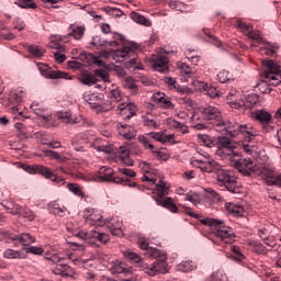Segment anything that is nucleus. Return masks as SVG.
I'll use <instances>...</instances> for the list:
<instances>
[{
    "label": "nucleus",
    "mask_w": 281,
    "mask_h": 281,
    "mask_svg": "<svg viewBox=\"0 0 281 281\" xmlns=\"http://www.w3.org/2000/svg\"><path fill=\"white\" fill-rule=\"evenodd\" d=\"M202 120L213 124L217 133H225L231 137H236L237 135H245L246 139H254L258 137V130L254 127L252 124H240L238 122H229L223 120L221 110L214 105H205L202 108Z\"/></svg>",
    "instance_id": "f257e3e1"
},
{
    "label": "nucleus",
    "mask_w": 281,
    "mask_h": 281,
    "mask_svg": "<svg viewBox=\"0 0 281 281\" xmlns=\"http://www.w3.org/2000/svg\"><path fill=\"white\" fill-rule=\"evenodd\" d=\"M191 164L192 166H195V168L202 170V172H214L220 188H224V190H227V192H231L232 194H240V186H238L234 172L223 168L216 160L210 159L205 161L193 159Z\"/></svg>",
    "instance_id": "f03ea898"
},
{
    "label": "nucleus",
    "mask_w": 281,
    "mask_h": 281,
    "mask_svg": "<svg viewBox=\"0 0 281 281\" xmlns=\"http://www.w3.org/2000/svg\"><path fill=\"white\" fill-rule=\"evenodd\" d=\"M234 137H241V142L236 144L232 138L225 136L217 137V148L221 155H225L226 159L234 161L236 157H240L243 153L246 155H254L256 153V136L251 139L247 138L245 134H238Z\"/></svg>",
    "instance_id": "7ed1b4c3"
},
{
    "label": "nucleus",
    "mask_w": 281,
    "mask_h": 281,
    "mask_svg": "<svg viewBox=\"0 0 281 281\" xmlns=\"http://www.w3.org/2000/svg\"><path fill=\"white\" fill-rule=\"evenodd\" d=\"M146 171L142 178V181H147L149 186H155V189L157 190V196H153L157 203V205H161L162 207H166L169 212H172L173 214H177L179 212V209L177 207V204H175V201H172V198H165L168 195V184L166 181H164L161 178H157V172L153 169H148V165H146Z\"/></svg>",
    "instance_id": "20e7f679"
},
{
    "label": "nucleus",
    "mask_w": 281,
    "mask_h": 281,
    "mask_svg": "<svg viewBox=\"0 0 281 281\" xmlns=\"http://www.w3.org/2000/svg\"><path fill=\"white\" fill-rule=\"evenodd\" d=\"M137 44L131 42L127 45L123 46L120 49H111L110 52H102L101 56L103 58H113L116 63H124L126 60L127 69H142L139 67V63H137V54L135 49H137Z\"/></svg>",
    "instance_id": "39448f33"
},
{
    "label": "nucleus",
    "mask_w": 281,
    "mask_h": 281,
    "mask_svg": "<svg viewBox=\"0 0 281 281\" xmlns=\"http://www.w3.org/2000/svg\"><path fill=\"white\" fill-rule=\"evenodd\" d=\"M83 218L88 225H94V227H102V225H106L112 236H122V224L115 218L103 222L102 215L93 209H86L83 211Z\"/></svg>",
    "instance_id": "423d86ee"
},
{
    "label": "nucleus",
    "mask_w": 281,
    "mask_h": 281,
    "mask_svg": "<svg viewBox=\"0 0 281 281\" xmlns=\"http://www.w3.org/2000/svg\"><path fill=\"white\" fill-rule=\"evenodd\" d=\"M201 223L202 225H209L210 227H214V235L222 243H225V245H232L234 243V238H236L234 228L225 225V222L214 218H204L201 220Z\"/></svg>",
    "instance_id": "0eeeda50"
},
{
    "label": "nucleus",
    "mask_w": 281,
    "mask_h": 281,
    "mask_svg": "<svg viewBox=\"0 0 281 281\" xmlns=\"http://www.w3.org/2000/svg\"><path fill=\"white\" fill-rule=\"evenodd\" d=\"M24 170L29 172V175H42L45 179H49L54 186H65V179L63 177L57 176L52 169L43 165H26L24 166Z\"/></svg>",
    "instance_id": "6e6552de"
},
{
    "label": "nucleus",
    "mask_w": 281,
    "mask_h": 281,
    "mask_svg": "<svg viewBox=\"0 0 281 281\" xmlns=\"http://www.w3.org/2000/svg\"><path fill=\"white\" fill-rule=\"evenodd\" d=\"M263 77L270 80L271 87H281V67L278 63L266 59L262 61Z\"/></svg>",
    "instance_id": "1a4fd4ad"
},
{
    "label": "nucleus",
    "mask_w": 281,
    "mask_h": 281,
    "mask_svg": "<svg viewBox=\"0 0 281 281\" xmlns=\"http://www.w3.org/2000/svg\"><path fill=\"white\" fill-rule=\"evenodd\" d=\"M169 63L168 53L162 48L157 54L151 55L149 60L150 67L154 71H158L159 74H166L169 71Z\"/></svg>",
    "instance_id": "9d476101"
},
{
    "label": "nucleus",
    "mask_w": 281,
    "mask_h": 281,
    "mask_svg": "<svg viewBox=\"0 0 281 281\" xmlns=\"http://www.w3.org/2000/svg\"><path fill=\"white\" fill-rule=\"evenodd\" d=\"M98 179H100V181L117 183L119 186H133V182H131L130 179L115 176V172L111 167H101L98 171Z\"/></svg>",
    "instance_id": "9b49d317"
},
{
    "label": "nucleus",
    "mask_w": 281,
    "mask_h": 281,
    "mask_svg": "<svg viewBox=\"0 0 281 281\" xmlns=\"http://www.w3.org/2000/svg\"><path fill=\"white\" fill-rule=\"evenodd\" d=\"M119 159L122 164L125 166H133V160L131 158V155L133 157H143L144 156V149L139 146H133L131 149L128 147L121 146L117 150Z\"/></svg>",
    "instance_id": "f8f14e48"
},
{
    "label": "nucleus",
    "mask_w": 281,
    "mask_h": 281,
    "mask_svg": "<svg viewBox=\"0 0 281 281\" xmlns=\"http://www.w3.org/2000/svg\"><path fill=\"white\" fill-rule=\"evenodd\" d=\"M37 69L40 74L44 76V78H49L50 80H58V78H64L65 80H71V76L69 74L54 70L47 64H37Z\"/></svg>",
    "instance_id": "ddd939ff"
},
{
    "label": "nucleus",
    "mask_w": 281,
    "mask_h": 281,
    "mask_svg": "<svg viewBox=\"0 0 281 281\" xmlns=\"http://www.w3.org/2000/svg\"><path fill=\"white\" fill-rule=\"evenodd\" d=\"M257 177H260L265 181L266 186H269V181H273L276 177V168L271 164H265L255 169Z\"/></svg>",
    "instance_id": "4468645a"
},
{
    "label": "nucleus",
    "mask_w": 281,
    "mask_h": 281,
    "mask_svg": "<svg viewBox=\"0 0 281 281\" xmlns=\"http://www.w3.org/2000/svg\"><path fill=\"white\" fill-rule=\"evenodd\" d=\"M4 236L8 238V240L15 243V245H23V247H27L32 245V243H36V238L27 233H22L19 235H15L14 233H4Z\"/></svg>",
    "instance_id": "2eb2a0df"
},
{
    "label": "nucleus",
    "mask_w": 281,
    "mask_h": 281,
    "mask_svg": "<svg viewBox=\"0 0 281 281\" xmlns=\"http://www.w3.org/2000/svg\"><path fill=\"white\" fill-rule=\"evenodd\" d=\"M74 235L80 240H89L91 238H94L100 243H109L110 240V237L106 233H100L98 231H91L90 233H87L85 231H79V232H75Z\"/></svg>",
    "instance_id": "dca6fc26"
},
{
    "label": "nucleus",
    "mask_w": 281,
    "mask_h": 281,
    "mask_svg": "<svg viewBox=\"0 0 281 281\" xmlns=\"http://www.w3.org/2000/svg\"><path fill=\"white\" fill-rule=\"evenodd\" d=\"M236 170H239L245 177H251L252 172H256V164L251 158H243L235 161Z\"/></svg>",
    "instance_id": "f3484780"
},
{
    "label": "nucleus",
    "mask_w": 281,
    "mask_h": 281,
    "mask_svg": "<svg viewBox=\"0 0 281 281\" xmlns=\"http://www.w3.org/2000/svg\"><path fill=\"white\" fill-rule=\"evenodd\" d=\"M255 120H257V122H260L266 133H269V131L273 128L271 126V124H273V116L265 110L255 111Z\"/></svg>",
    "instance_id": "a211bd4d"
},
{
    "label": "nucleus",
    "mask_w": 281,
    "mask_h": 281,
    "mask_svg": "<svg viewBox=\"0 0 281 281\" xmlns=\"http://www.w3.org/2000/svg\"><path fill=\"white\" fill-rule=\"evenodd\" d=\"M115 41H104L101 40L100 36H93L90 45H93L94 47H117L120 45V43H124V36L122 35H115Z\"/></svg>",
    "instance_id": "6ab92c4d"
},
{
    "label": "nucleus",
    "mask_w": 281,
    "mask_h": 281,
    "mask_svg": "<svg viewBox=\"0 0 281 281\" xmlns=\"http://www.w3.org/2000/svg\"><path fill=\"white\" fill-rule=\"evenodd\" d=\"M4 210H9L10 214H13V216H16L18 214H20V216H23V218H27L29 221H34V218L36 217L34 215V212H32V210L27 209V207H21L20 205H15L14 207L8 206L5 204H1Z\"/></svg>",
    "instance_id": "aec40b11"
},
{
    "label": "nucleus",
    "mask_w": 281,
    "mask_h": 281,
    "mask_svg": "<svg viewBox=\"0 0 281 281\" xmlns=\"http://www.w3.org/2000/svg\"><path fill=\"white\" fill-rule=\"evenodd\" d=\"M153 143L160 142V144H175V134L166 135L164 132H150L147 134Z\"/></svg>",
    "instance_id": "412c9836"
},
{
    "label": "nucleus",
    "mask_w": 281,
    "mask_h": 281,
    "mask_svg": "<svg viewBox=\"0 0 281 281\" xmlns=\"http://www.w3.org/2000/svg\"><path fill=\"white\" fill-rule=\"evenodd\" d=\"M145 269H148V276H156L157 273H167L168 263L166 260H156L151 267L146 266Z\"/></svg>",
    "instance_id": "4be33fe9"
},
{
    "label": "nucleus",
    "mask_w": 281,
    "mask_h": 281,
    "mask_svg": "<svg viewBox=\"0 0 281 281\" xmlns=\"http://www.w3.org/2000/svg\"><path fill=\"white\" fill-rule=\"evenodd\" d=\"M112 273H123L124 276H130L128 279H123L124 281H132L133 280V272L131 269L126 268L124 262L120 260H115V262L111 267Z\"/></svg>",
    "instance_id": "5701e85b"
},
{
    "label": "nucleus",
    "mask_w": 281,
    "mask_h": 281,
    "mask_svg": "<svg viewBox=\"0 0 281 281\" xmlns=\"http://www.w3.org/2000/svg\"><path fill=\"white\" fill-rule=\"evenodd\" d=\"M119 133L124 139H133L137 137V131L131 125L120 124Z\"/></svg>",
    "instance_id": "b1692460"
},
{
    "label": "nucleus",
    "mask_w": 281,
    "mask_h": 281,
    "mask_svg": "<svg viewBox=\"0 0 281 281\" xmlns=\"http://www.w3.org/2000/svg\"><path fill=\"white\" fill-rule=\"evenodd\" d=\"M69 30L68 36H71L75 41H81L82 36H85V32H87V27H85V25L80 26L71 24Z\"/></svg>",
    "instance_id": "393cba45"
},
{
    "label": "nucleus",
    "mask_w": 281,
    "mask_h": 281,
    "mask_svg": "<svg viewBox=\"0 0 281 281\" xmlns=\"http://www.w3.org/2000/svg\"><path fill=\"white\" fill-rule=\"evenodd\" d=\"M240 98V92L236 89H231L226 94V100L234 106V109H240L243 104L238 102Z\"/></svg>",
    "instance_id": "a878e982"
},
{
    "label": "nucleus",
    "mask_w": 281,
    "mask_h": 281,
    "mask_svg": "<svg viewBox=\"0 0 281 281\" xmlns=\"http://www.w3.org/2000/svg\"><path fill=\"white\" fill-rule=\"evenodd\" d=\"M88 144L99 153H111V147L106 146L102 138H92Z\"/></svg>",
    "instance_id": "bb28decb"
},
{
    "label": "nucleus",
    "mask_w": 281,
    "mask_h": 281,
    "mask_svg": "<svg viewBox=\"0 0 281 281\" xmlns=\"http://www.w3.org/2000/svg\"><path fill=\"white\" fill-rule=\"evenodd\" d=\"M3 258H7L8 260H25L27 256L21 250L7 249L3 252Z\"/></svg>",
    "instance_id": "cd10ccee"
},
{
    "label": "nucleus",
    "mask_w": 281,
    "mask_h": 281,
    "mask_svg": "<svg viewBox=\"0 0 281 281\" xmlns=\"http://www.w3.org/2000/svg\"><path fill=\"white\" fill-rule=\"evenodd\" d=\"M83 278L86 281H115V279L111 277H106L104 274H98L93 271H87L83 274Z\"/></svg>",
    "instance_id": "c85d7f7f"
},
{
    "label": "nucleus",
    "mask_w": 281,
    "mask_h": 281,
    "mask_svg": "<svg viewBox=\"0 0 281 281\" xmlns=\"http://www.w3.org/2000/svg\"><path fill=\"white\" fill-rule=\"evenodd\" d=\"M117 109L120 111H124L125 113L126 111L128 112V114L125 116V120H131L133 115H136L137 113V105L134 103H121L117 105Z\"/></svg>",
    "instance_id": "c756f323"
},
{
    "label": "nucleus",
    "mask_w": 281,
    "mask_h": 281,
    "mask_svg": "<svg viewBox=\"0 0 281 281\" xmlns=\"http://www.w3.org/2000/svg\"><path fill=\"white\" fill-rule=\"evenodd\" d=\"M132 21H134V23H138V25H144L145 27H150V25H153V22H150V20H148V18L142 15L138 12H131L130 14Z\"/></svg>",
    "instance_id": "7c9ffc66"
},
{
    "label": "nucleus",
    "mask_w": 281,
    "mask_h": 281,
    "mask_svg": "<svg viewBox=\"0 0 281 281\" xmlns=\"http://www.w3.org/2000/svg\"><path fill=\"white\" fill-rule=\"evenodd\" d=\"M79 80L82 85H86L87 87H93V85L98 83V78H95V75L85 71L80 75Z\"/></svg>",
    "instance_id": "2f4dec72"
},
{
    "label": "nucleus",
    "mask_w": 281,
    "mask_h": 281,
    "mask_svg": "<svg viewBox=\"0 0 281 281\" xmlns=\"http://www.w3.org/2000/svg\"><path fill=\"white\" fill-rule=\"evenodd\" d=\"M119 175L116 177H124V179H128L131 181V179L137 177V173L135 172V170L131 169V168H120L119 169ZM132 186H127L128 188H135L136 183L131 181Z\"/></svg>",
    "instance_id": "473e14b6"
},
{
    "label": "nucleus",
    "mask_w": 281,
    "mask_h": 281,
    "mask_svg": "<svg viewBox=\"0 0 281 281\" xmlns=\"http://www.w3.org/2000/svg\"><path fill=\"white\" fill-rule=\"evenodd\" d=\"M138 142L142 144L143 148L145 150H150L153 153L155 150V143L151 140L150 136L148 134L146 135H138Z\"/></svg>",
    "instance_id": "72a5a7b5"
},
{
    "label": "nucleus",
    "mask_w": 281,
    "mask_h": 281,
    "mask_svg": "<svg viewBox=\"0 0 281 281\" xmlns=\"http://www.w3.org/2000/svg\"><path fill=\"white\" fill-rule=\"evenodd\" d=\"M166 85H168L170 87V89H178V91L180 93H182L183 95H186V93H192L191 89L188 88H179V83H177V79L172 78V77H167L165 79Z\"/></svg>",
    "instance_id": "f704fd0d"
},
{
    "label": "nucleus",
    "mask_w": 281,
    "mask_h": 281,
    "mask_svg": "<svg viewBox=\"0 0 281 281\" xmlns=\"http://www.w3.org/2000/svg\"><path fill=\"white\" fill-rule=\"evenodd\" d=\"M124 258L133 262L134 265H144V259L137 252H133L132 250H124L123 251Z\"/></svg>",
    "instance_id": "c9c22d12"
},
{
    "label": "nucleus",
    "mask_w": 281,
    "mask_h": 281,
    "mask_svg": "<svg viewBox=\"0 0 281 281\" xmlns=\"http://www.w3.org/2000/svg\"><path fill=\"white\" fill-rule=\"evenodd\" d=\"M225 207L227 212H231V214H233V216H243V214H245V209L241 205L227 202L225 204Z\"/></svg>",
    "instance_id": "e433bc0d"
},
{
    "label": "nucleus",
    "mask_w": 281,
    "mask_h": 281,
    "mask_svg": "<svg viewBox=\"0 0 281 281\" xmlns=\"http://www.w3.org/2000/svg\"><path fill=\"white\" fill-rule=\"evenodd\" d=\"M246 36L255 42L251 44L252 47H258V45H262L265 43V38L261 37L260 32L254 31V29L249 31Z\"/></svg>",
    "instance_id": "4c0bfd02"
},
{
    "label": "nucleus",
    "mask_w": 281,
    "mask_h": 281,
    "mask_svg": "<svg viewBox=\"0 0 281 281\" xmlns=\"http://www.w3.org/2000/svg\"><path fill=\"white\" fill-rule=\"evenodd\" d=\"M199 89L205 91L211 98H218L221 95V91H218L215 87H210L207 83H200Z\"/></svg>",
    "instance_id": "58836bf2"
},
{
    "label": "nucleus",
    "mask_w": 281,
    "mask_h": 281,
    "mask_svg": "<svg viewBox=\"0 0 281 281\" xmlns=\"http://www.w3.org/2000/svg\"><path fill=\"white\" fill-rule=\"evenodd\" d=\"M23 98H25V92H23L22 90H18L10 92L9 100L12 104H21V102H23Z\"/></svg>",
    "instance_id": "ea45409f"
},
{
    "label": "nucleus",
    "mask_w": 281,
    "mask_h": 281,
    "mask_svg": "<svg viewBox=\"0 0 281 281\" xmlns=\"http://www.w3.org/2000/svg\"><path fill=\"white\" fill-rule=\"evenodd\" d=\"M199 139L206 146L207 148H213V146H217L218 137H211L210 135H199Z\"/></svg>",
    "instance_id": "a19ab883"
},
{
    "label": "nucleus",
    "mask_w": 281,
    "mask_h": 281,
    "mask_svg": "<svg viewBox=\"0 0 281 281\" xmlns=\"http://www.w3.org/2000/svg\"><path fill=\"white\" fill-rule=\"evenodd\" d=\"M108 98H110L111 102H122V91L120 88L112 86L110 89Z\"/></svg>",
    "instance_id": "79ce46f5"
},
{
    "label": "nucleus",
    "mask_w": 281,
    "mask_h": 281,
    "mask_svg": "<svg viewBox=\"0 0 281 281\" xmlns=\"http://www.w3.org/2000/svg\"><path fill=\"white\" fill-rule=\"evenodd\" d=\"M85 100L92 109H99V106H102V102L98 98V94H87L85 95Z\"/></svg>",
    "instance_id": "37998d69"
},
{
    "label": "nucleus",
    "mask_w": 281,
    "mask_h": 281,
    "mask_svg": "<svg viewBox=\"0 0 281 281\" xmlns=\"http://www.w3.org/2000/svg\"><path fill=\"white\" fill-rule=\"evenodd\" d=\"M92 139L93 138L89 137V132L79 133L74 137L72 144H89Z\"/></svg>",
    "instance_id": "c03bdc74"
},
{
    "label": "nucleus",
    "mask_w": 281,
    "mask_h": 281,
    "mask_svg": "<svg viewBox=\"0 0 281 281\" xmlns=\"http://www.w3.org/2000/svg\"><path fill=\"white\" fill-rule=\"evenodd\" d=\"M139 246H140V249H147L148 254H149V256H151V258H157V256H159V250L157 248L148 247V240L146 238L139 239Z\"/></svg>",
    "instance_id": "a18cd8bd"
},
{
    "label": "nucleus",
    "mask_w": 281,
    "mask_h": 281,
    "mask_svg": "<svg viewBox=\"0 0 281 281\" xmlns=\"http://www.w3.org/2000/svg\"><path fill=\"white\" fill-rule=\"evenodd\" d=\"M258 95L256 94H248L246 97V101H241L240 104L241 106H245L246 109H251L252 106H256L258 104Z\"/></svg>",
    "instance_id": "49530a36"
},
{
    "label": "nucleus",
    "mask_w": 281,
    "mask_h": 281,
    "mask_svg": "<svg viewBox=\"0 0 281 281\" xmlns=\"http://www.w3.org/2000/svg\"><path fill=\"white\" fill-rule=\"evenodd\" d=\"M67 188L69 192H72L76 196H79L80 199H85V191H82V187L78 183H68Z\"/></svg>",
    "instance_id": "de8ad7c7"
},
{
    "label": "nucleus",
    "mask_w": 281,
    "mask_h": 281,
    "mask_svg": "<svg viewBox=\"0 0 281 281\" xmlns=\"http://www.w3.org/2000/svg\"><path fill=\"white\" fill-rule=\"evenodd\" d=\"M178 69L180 71V76H183V78H192V68L188 64L179 63Z\"/></svg>",
    "instance_id": "09e8293b"
},
{
    "label": "nucleus",
    "mask_w": 281,
    "mask_h": 281,
    "mask_svg": "<svg viewBox=\"0 0 281 281\" xmlns=\"http://www.w3.org/2000/svg\"><path fill=\"white\" fill-rule=\"evenodd\" d=\"M58 120H63L66 124H76L78 121L74 119L70 112H59L57 114Z\"/></svg>",
    "instance_id": "8fccbe9b"
},
{
    "label": "nucleus",
    "mask_w": 281,
    "mask_h": 281,
    "mask_svg": "<svg viewBox=\"0 0 281 281\" xmlns=\"http://www.w3.org/2000/svg\"><path fill=\"white\" fill-rule=\"evenodd\" d=\"M177 269L182 273H189V271H194V263L192 261H183L177 266Z\"/></svg>",
    "instance_id": "3c124183"
},
{
    "label": "nucleus",
    "mask_w": 281,
    "mask_h": 281,
    "mask_svg": "<svg viewBox=\"0 0 281 281\" xmlns=\"http://www.w3.org/2000/svg\"><path fill=\"white\" fill-rule=\"evenodd\" d=\"M15 3L20 8L36 10V2L34 0H15Z\"/></svg>",
    "instance_id": "603ef678"
},
{
    "label": "nucleus",
    "mask_w": 281,
    "mask_h": 281,
    "mask_svg": "<svg viewBox=\"0 0 281 281\" xmlns=\"http://www.w3.org/2000/svg\"><path fill=\"white\" fill-rule=\"evenodd\" d=\"M236 26L238 27V30H240V32H243L246 35L254 30V26L251 24H247L243 20H237Z\"/></svg>",
    "instance_id": "864d4df0"
},
{
    "label": "nucleus",
    "mask_w": 281,
    "mask_h": 281,
    "mask_svg": "<svg viewBox=\"0 0 281 281\" xmlns=\"http://www.w3.org/2000/svg\"><path fill=\"white\" fill-rule=\"evenodd\" d=\"M236 26L238 27V30H240V32H243L246 35L254 30V26L251 24H247L243 20H237Z\"/></svg>",
    "instance_id": "5fc2aeb1"
},
{
    "label": "nucleus",
    "mask_w": 281,
    "mask_h": 281,
    "mask_svg": "<svg viewBox=\"0 0 281 281\" xmlns=\"http://www.w3.org/2000/svg\"><path fill=\"white\" fill-rule=\"evenodd\" d=\"M231 251H233V258L236 262H243L245 255L240 252V248L238 246H231Z\"/></svg>",
    "instance_id": "6e6d98bb"
},
{
    "label": "nucleus",
    "mask_w": 281,
    "mask_h": 281,
    "mask_svg": "<svg viewBox=\"0 0 281 281\" xmlns=\"http://www.w3.org/2000/svg\"><path fill=\"white\" fill-rule=\"evenodd\" d=\"M217 80H220L222 85H225V82H232V80L234 79L232 78V75L229 74V71L222 70L217 74Z\"/></svg>",
    "instance_id": "4d7b16f0"
},
{
    "label": "nucleus",
    "mask_w": 281,
    "mask_h": 281,
    "mask_svg": "<svg viewBox=\"0 0 281 281\" xmlns=\"http://www.w3.org/2000/svg\"><path fill=\"white\" fill-rule=\"evenodd\" d=\"M104 12L106 14H110L111 16H116V18L124 16V12L121 9L113 8V7H105Z\"/></svg>",
    "instance_id": "13d9d810"
},
{
    "label": "nucleus",
    "mask_w": 281,
    "mask_h": 281,
    "mask_svg": "<svg viewBox=\"0 0 281 281\" xmlns=\"http://www.w3.org/2000/svg\"><path fill=\"white\" fill-rule=\"evenodd\" d=\"M205 36H207V42L212 43V45H215V47H221L222 43L216 38L212 33H210V30L204 29L203 30Z\"/></svg>",
    "instance_id": "bf43d9fd"
},
{
    "label": "nucleus",
    "mask_w": 281,
    "mask_h": 281,
    "mask_svg": "<svg viewBox=\"0 0 281 281\" xmlns=\"http://www.w3.org/2000/svg\"><path fill=\"white\" fill-rule=\"evenodd\" d=\"M31 109L32 111H34L35 115H38V117H42L44 122H49V116L43 115V109H41L38 103H32Z\"/></svg>",
    "instance_id": "052dcab7"
},
{
    "label": "nucleus",
    "mask_w": 281,
    "mask_h": 281,
    "mask_svg": "<svg viewBox=\"0 0 281 281\" xmlns=\"http://www.w3.org/2000/svg\"><path fill=\"white\" fill-rule=\"evenodd\" d=\"M262 45H265L263 50L267 56L276 55V49H278V46L269 42H265Z\"/></svg>",
    "instance_id": "680f3d73"
},
{
    "label": "nucleus",
    "mask_w": 281,
    "mask_h": 281,
    "mask_svg": "<svg viewBox=\"0 0 281 281\" xmlns=\"http://www.w3.org/2000/svg\"><path fill=\"white\" fill-rule=\"evenodd\" d=\"M151 154L154 157H157V159H162L164 161H167L168 159V151H166V149H158L155 147Z\"/></svg>",
    "instance_id": "e2e57ef3"
},
{
    "label": "nucleus",
    "mask_w": 281,
    "mask_h": 281,
    "mask_svg": "<svg viewBox=\"0 0 281 281\" xmlns=\"http://www.w3.org/2000/svg\"><path fill=\"white\" fill-rule=\"evenodd\" d=\"M29 52L32 56L35 58H41L43 57V48L38 47L37 45H31L29 46Z\"/></svg>",
    "instance_id": "0e129e2a"
},
{
    "label": "nucleus",
    "mask_w": 281,
    "mask_h": 281,
    "mask_svg": "<svg viewBox=\"0 0 281 281\" xmlns=\"http://www.w3.org/2000/svg\"><path fill=\"white\" fill-rule=\"evenodd\" d=\"M49 213L55 214L57 216H63V214H65V209L60 207V205H58V203L54 202L52 204V207L49 209Z\"/></svg>",
    "instance_id": "69168bd1"
},
{
    "label": "nucleus",
    "mask_w": 281,
    "mask_h": 281,
    "mask_svg": "<svg viewBox=\"0 0 281 281\" xmlns=\"http://www.w3.org/2000/svg\"><path fill=\"white\" fill-rule=\"evenodd\" d=\"M24 251H26V254H34L35 256H42L43 254V248L41 247H36V246H30L26 248H23Z\"/></svg>",
    "instance_id": "338daca9"
},
{
    "label": "nucleus",
    "mask_w": 281,
    "mask_h": 281,
    "mask_svg": "<svg viewBox=\"0 0 281 281\" xmlns=\"http://www.w3.org/2000/svg\"><path fill=\"white\" fill-rule=\"evenodd\" d=\"M276 186L277 188H281V172H276L272 181H269V187Z\"/></svg>",
    "instance_id": "774afa93"
}]
</instances>
